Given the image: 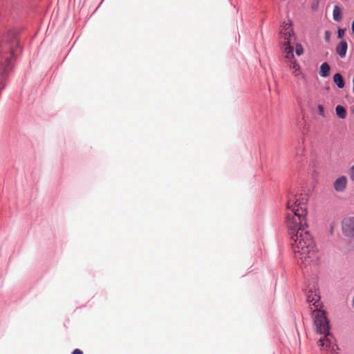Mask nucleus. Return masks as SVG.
<instances>
[{"mask_svg":"<svg viewBox=\"0 0 354 354\" xmlns=\"http://www.w3.org/2000/svg\"><path fill=\"white\" fill-rule=\"evenodd\" d=\"M290 236L291 245L295 258L304 268H315L319 262V254L308 231Z\"/></svg>","mask_w":354,"mask_h":354,"instance_id":"nucleus-1","label":"nucleus"},{"mask_svg":"<svg viewBox=\"0 0 354 354\" xmlns=\"http://www.w3.org/2000/svg\"><path fill=\"white\" fill-rule=\"evenodd\" d=\"M345 29H341L339 28L338 30V38H342L345 34Z\"/></svg>","mask_w":354,"mask_h":354,"instance_id":"nucleus-19","label":"nucleus"},{"mask_svg":"<svg viewBox=\"0 0 354 354\" xmlns=\"http://www.w3.org/2000/svg\"><path fill=\"white\" fill-rule=\"evenodd\" d=\"M308 196L306 194H296L290 193L288 195L286 204L289 212H300L301 216L307 214Z\"/></svg>","mask_w":354,"mask_h":354,"instance_id":"nucleus-5","label":"nucleus"},{"mask_svg":"<svg viewBox=\"0 0 354 354\" xmlns=\"http://www.w3.org/2000/svg\"><path fill=\"white\" fill-rule=\"evenodd\" d=\"M292 73L295 77H301V78H304V75L300 68H293Z\"/></svg>","mask_w":354,"mask_h":354,"instance_id":"nucleus-15","label":"nucleus"},{"mask_svg":"<svg viewBox=\"0 0 354 354\" xmlns=\"http://www.w3.org/2000/svg\"><path fill=\"white\" fill-rule=\"evenodd\" d=\"M304 147L303 145H299L296 152V158L299 162L301 161V157L304 153Z\"/></svg>","mask_w":354,"mask_h":354,"instance_id":"nucleus-14","label":"nucleus"},{"mask_svg":"<svg viewBox=\"0 0 354 354\" xmlns=\"http://www.w3.org/2000/svg\"><path fill=\"white\" fill-rule=\"evenodd\" d=\"M72 354H83V352L81 350L76 348L73 351Z\"/></svg>","mask_w":354,"mask_h":354,"instance_id":"nucleus-21","label":"nucleus"},{"mask_svg":"<svg viewBox=\"0 0 354 354\" xmlns=\"http://www.w3.org/2000/svg\"><path fill=\"white\" fill-rule=\"evenodd\" d=\"M330 68H321V71H320L319 74L322 77H327V76H328Z\"/></svg>","mask_w":354,"mask_h":354,"instance_id":"nucleus-16","label":"nucleus"},{"mask_svg":"<svg viewBox=\"0 0 354 354\" xmlns=\"http://www.w3.org/2000/svg\"><path fill=\"white\" fill-rule=\"evenodd\" d=\"M295 52L297 55L299 56L303 53V47L301 44H297L295 46Z\"/></svg>","mask_w":354,"mask_h":354,"instance_id":"nucleus-17","label":"nucleus"},{"mask_svg":"<svg viewBox=\"0 0 354 354\" xmlns=\"http://www.w3.org/2000/svg\"><path fill=\"white\" fill-rule=\"evenodd\" d=\"M333 17L335 21H340L342 20V10L337 5L335 6L333 8Z\"/></svg>","mask_w":354,"mask_h":354,"instance_id":"nucleus-11","label":"nucleus"},{"mask_svg":"<svg viewBox=\"0 0 354 354\" xmlns=\"http://www.w3.org/2000/svg\"><path fill=\"white\" fill-rule=\"evenodd\" d=\"M347 50V43L345 41H342L337 46L336 51L337 54L341 57H344L346 55Z\"/></svg>","mask_w":354,"mask_h":354,"instance_id":"nucleus-10","label":"nucleus"},{"mask_svg":"<svg viewBox=\"0 0 354 354\" xmlns=\"http://www.w3.org/2000/svg\"><path fill=\"white\" fill-rule=\"evenodd\" d=\"M282 37L284 39V44L283 47V52L284 57L287 60L288 63L290 65L295 64V59L293 54V46L292 44H294L295 35L290 24H286L283 26V29L281 32Z\"/></svg>","mask_w":354,"mask_h":354,"instance_id":"nucleus-3","label":"nucleus"},{"mask_svg":"<svg viewBox=\"0 0 354 354\" xmlns=\"http://www.w3.org/2000/svg\"><path fill=\"white\" fill-rule=\"evenodd\" d=\"M351 28H352L353 34L354 35V21L352 22Z\"/></svg>","mask_w":354,"mask_h":354,"instance_id":"nucleus-23","label":"nucleus"},{"mask_svg":"<svg viewBox=\"0 0 354 354\" xmlns=\"http://www.w3.org/2000/svg\"><path fill=\"white\" fill-rule=\"evenodd\" d=\"M333 81L337 84L338 88H342L344 86V82L341 74H335L333 76Z\"/></svg>","mask_w":354,"mask_h":354,"instance_id":"nucleus-12","label":"nucleus"},{"mask_svg":"<svg viewBox=\"0 0 354 354\" xmlns=\"http://www.w3.org/2000/svg\"><path fill=\"white\" fill-rule=\"evenodd\" d=\"M342 230L344 236L354 237V216L346 217L342 220Z\"/></svg>","mask_w":354,"mask_h":354,"instance_id":"nucleus-8","label":"nucleus"},{"mask_svg":"<svg viewBox=\"0 0 354 354\" xmlns=\"http://www.w3.org/2000/svg\"><path fill=\"white\" fill-rule=\"evenodd\" d=\"M353 306L354 307V298H353Z\"/></svg>","mask_w":354,"mask_h":354,"instance_id":"nucleus-25","label":"nucleus"},{"mask_svg":"<svg viewBox=\"0 0 354 354\" xmlns=\"http://www.w3.org/2000/svg\"><path fill=\"white\" fill-rule=\"evenodd\" d=\"M349 176L350 178L354 181V165L351 167L350 171H349Z\"/></svg>","mask_w":354,"mask_h":354,"instance_id":"nucleus-18","label":"nucleus"},{"mask_svg":"<svg viewBox=\"0 0 354 354\" xmlns=\"http://www.w3.org/2000/svg\"><path fill=\"white\" fill-rule=\"evenodd\" d=\"M321 66H324V67H326V66H329L328 64L326 63V62H324Z\"/></svg>","mask_w":354,"mask_h":354,"instance_id":"nucleus-24","label":"nucleus"},{"mask_svg":"<svg viewBox=\"0 0 354 354\" xmlns=\"http://www.w3.org/2000/svg\"><path fill=\"white\" fill-rule=\"evenodd\" d=\"M325 35H326V39L328 40V39H329V32H328V31H326Z\"/></svg>","mask_w":354,"mask_h":354,"instance_id":"nucleus-22","label":"nucleus"},{"mask_svg":"<svg viewBox=\"0 0 354 354\" xmlns=\"http://www.w3.org/2000/svg\"><path fill=\"white\" fill-rule=\"evenodd\" d=\"M318 111L321 115L324 116V108L322 105H318Z\"/></svg>","mask_w":354,"mask_h":354,"instance_id":"nucleus-20","label":"nucleus"},{"mask_svg":"<svg viewBox=\"0 0 354 354\" xmlns=\"http://www.w3.org/2000/svg\"><path fill=\"white\" fill-rule=\"evenodd\" d=\"M313 281L312 284H308L306 293L307 301L315 307V309L313 310L312 313L313 319L314 320L315 313L318 311L322 312L324 313V317L326 318L325 312L319 309L320 297L319 295L318 288H317V279L313 278Z\"/></svg>","mask_w":354,"mask_h":354,"instance_id":"nucleus-6","label":"nucleus"},{"mask_svg":"<svg viewBox=\"0 0 354 354\" xmlns=\"http://www.w3.org/2000/svg\"><path fill=\"white\" fill-rule=\"evenodd\" d=\"M17 48H19V41L15 38L12 39L10 43L2 44L0 46V53L7 64H13L12 59L15 58Z\"/></svg>","mask_w":354,"mask_h":354,"instance_id":"nucleus-7","label":"nucleus"},{"mask_svg":"<svg viewBox=\"0 0 354 354\" xmlns=\"http://www.w3.org/2000/svg\"><path fill=\"white\" fill-rule=\"evenodd\" d=\"M347 185V179L345 176H342L337 178L333 184V187L336 192H342L344 191Z\"/></svg>","mask_w":354,"mask_h":354,"instance_id":"nucleus-9","label":"nucleus"},{"mask_svg":"<svg viewBox=\"0 0 354 354\" xmlns=\"http://www.w3.org/2000/svg\"><path fill=\"white\" fill-rule=\"evenodd\" d=\"M314 326L317 333L324 335L318 342V346L322 351H329V354H337L335 352L337 345L333 344V337L329 332V324L327 318L324 317L322 312H316L314 315Z\"/></svg>","mask_w":354,"mask_h":354,"instance_id":"nucleus-2","label":"nucleus"},{"mask_svg":"<svg viewBox=\"0 0 354 354\" xmlns=\"http://www.w3.org/2000/svg\"><path fill=\"white\" fill-rule=\"evenodd\" d=\"M335 111H336L337 115L339 118H341V119L346 118V111L345 108L343 106L337 105L335 107Z\"/></svg>","mask_w":354,"mask_h":354,"instance_id":"nucleus-13","label":"nucleus"},{"mask_svg":"<svg viewBox=\"0 0 354 354\" xmlns=\"http://www.w3.org/2000/svg\"><path fill=\"white\" fill-rule=\"evenodd\" d=\"M306 215L301 216L300 212H289L286 217V225L290 236L299 234L300 231H306Z\"/></svg>","mask_w":354,"mask_h":354,"instance_id":"nucleus-4","label":"nucleus"}]
</instances>
